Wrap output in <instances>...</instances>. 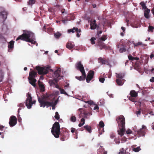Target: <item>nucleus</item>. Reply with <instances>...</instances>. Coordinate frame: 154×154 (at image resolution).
<instances>
[{"mask_svg": "<svg viewBox=\"0 0 154 154\" xmlns=\"http://www.w3.org/2000/svg\"><path fill=\"white\" fill-rule=\"evenodd\" d=\"M61 131V132L59 123L57 122H55L51 128V133L56 138H58L60 135V140L64 141L67 140L69 136V131L65 128H62Z\"/></svg>", "mask_w": 154, "mask_h": 154, "instance_id": "obj_1", "label": "nucleus"}, {"mask_svg": "<svg viewBox=\"0 0 154 154\" xmlns=\"http://www.w3.org/2000/svg\"><path fill=\"white\" fill-rule=\"evenodd\" d=\"M20 39L28 42H31L32 44L34 45L36 42V41H34V34L30 31H26L21 35H19L17 38L16 41Z\"/></svg>", "mask_w": 154, "mask_h": 154, "instance_id": "obj_2", "label": "nucleus"}, {"mask_svg": "<svg viewBox=\"0 0 154 154\" xmlns=\"http://www.w3.org/2000/svg\"><path fill=\"white\" fill-rule=\"evenodd\" d=\"M38 102L40 103L41 107H42L44 108L46 106L47 108H48L49 106H51L53 109H55V106L57 102V101H55L54 103L53 101L52 102L48 101V100H50L49 96H43L41 98L39 97H38Z\"/></svg>", "mask_w": 154, "mask_h": 154, "instance_id": "obj_3", "label": "nucleus"}, {"mask_svg": "<svg viewBox=\"0 0 154 154\" xmlns=\"http://www.w3.org/2000/svg\"><path fill=\"white\" fill-rule=\"evenodd\" d=\"M116 121L119 128L118 133L122 137L123 135L125 130V119L123 116L121 115L116 118Z\"/></svg>", "mask_w": 154, "mask_h": 154, "instance_id": "obj_4", "label": "nucleus"}, {"mask_svg": "<svg viewBox=\"0 0 154 154\" xmlns=\"http://www.w3.org/2000/svg\"><path fill=\"white\" fill-rule=\"evenodd\" d=\"M30 71L29 74V77L28 79L29 83L34 87L36 86V82H37L36 79L35 78L37 76V74L36 72L32 70V69H30Z\"/></svg>", "mask_w": 154, "mask_h": 154, "instance_id": "obj_5", "label": "nucleus"}, {"mask_svg": "<svg viewBox=\"0 0 154 154\" xmlns=\"http://www.w3.org/2000/svg\"><path fill=\"white\" fill-rule=\"evenodd\" d=\"M50 67H41L39 66L35 67L36 69L38 71V73L39 75L46 74L48 72Z\"/></svg>", "mask_w": 154, "mask_h": 154, "instance_id": "obj_6", "label": "nucleus"}, {"mask_svg": "<svg viewBox=\"0 0 154 154\" xmlns=\"http://www.w3.org/2000/svg\"><path fill=\"white\" fill-rule=\"evenodd\" d=\"M28 97L26 101V105L28 109H30L31 108L32 105L34 104L36 102L35 100L32 101V97L31 94L29 93H28Z\"/></svg>", "mask_w": 154, "mask_h": 154, "instance_id": "obj_7", "label": "nucleus"}, {"mask_svg": "<svg viewBox=\"0 0 154 154\" xmlns=\"http://www.w3.org/2000/svg\"><path fill=\"white\" fill-rule=\"evenodd\" d=\"M75 67L77 70L80 71L82 75L85 76V69L81 61H80L77 62L75 65Z\"/></svg>", "mask_w": 154, "mask_h": 154, "instance_id": "obj_8", "label": "nucleus"}, {"mask_svg": "<svg viewBox=\"0 0 154 154\" xmlns=\"http://www.w3.org/2000/svg\"><path fill=\"white\" fill-rule=\"evenodd\" d=\"M17 119L14 116H11L10 118L9 122L10 127H12L16 125L17 123Z\"/></svg>", "mask_w": 154, "mask_h": 154, "instance_id": "obj_9", "label": "nucleus"}, {"mask_svg": "<svg viewBox=\"0 0 154 154\" xmlns=\"http://www.w3.org/2000/svg\"><path fill=\"white\" fill-rule=\"evenodd\" d=\"M98 62L101 64H104L109 65L111 66V65L109 64V60L108 59L102 58V57L99 58L98 59Z\"/></svg>", "mask_w": 154, "mask_h": 154, "instance_id": "obj_10", "label": "nucleus"}, {"mask_svg": "<svg viewBox=\"0 0 154 154\" xmlns=\"http://www.w3.org/2000/svg\"><path fill=\"white\" fill-rule=\"evenodd\" d=\"M122 46V48H120L119 49V51L121 53H122L123 52L127 50L128 51L129 49L130 48V47H127V46L125 45V43H120L119 45H118V46L119 48V46L120 45Z\"/></svg>", "mask_w": 154, "mask_h": 154, "instance_id": "obj_11", "label": "nucleus"}, {"mask_svg": "<svg viewBox=\"0 0 154 154\" xmlns=\"http://www.w3.org/2000/svg\"><path fill=\"white\" fill-rule=\"evenodd\" d=\"M94 74V72L93 71L91 70L88 72L86 77V82L87 83H89L93 78Z\"/></svg>", "mask_w": 154, "mask_h": 154, "instance_id": "obj_12", "label": "nucleus"}, {"mask_svg": "<svg viewBox=\"0 0 154 154\" xmlns=\"http://www.w3.org/2000/svg\"><path fill=\"white\" fill-rule=\"evenodd\" d=\"M90 29H95L97 26V24L96 20H90Z\"/></svg>", "mask_w": 154, "mask_h": 154, "instance_id": "obj_13", "label": "nucleus"}, {"mask_svg": "<svg viewBox=\"0 0 154 154\" xmlns=\"http://www.w3.org/2000/svg\"><path fill=\"white\" fill-rule=\"evenodd\" d=\"M60 69L58 68L57 70L54 73V77L56 79H60L59 77H60Z\"/></svg>", "mask_w": 154, "mask_h": 154, "instance_id": "obj_14", "label": "nucleus"}, {"mask_svg": "<svg viewBox=\"0 0 154 154\" xmlns=\"http://www.w3.org/2000/svg\"><path fill=\"white\" fill-rule=\"evenodd\" d=\"M97 45L100 47V49L107 48V46L105 45L104 43L100 41H98L97 43Z\"/></svg>", "mask_w": 154, "mask_h": 154, "instance_id": "obj_15", "label": "nucleus"}, {"mask_svg": "<svg viewBox=\"0 0 154 154\" xmlns=\"http://www.w3.org/2000/svg\"><path fill=\"white\" fill-rule=\"evenodd\" d=\"M8 14V13L5 11H4L1 12H0V15L2 16V17L4 20L6 19L7 16Z\"/></svg>", "mask_w": 154, "mask_h": 154, "instance_id": "obj_16", "label": "nucleus"}, {"mask_svg": "<svg viewBox=\"0 0 154 154\" xmlns=\"http://www.w3.org/2000/svg\"><path fill=\"white\" fill-rule=\"evenodd\" d=\"M74 44L70 42H67L66 45V47L70 50L73 48L74 47Z\"/></svg>", "mask_w": 154, "mask_h": 154, "instance_id": "obj_17", "label": "nucleus"}, {"mask_svg": "<svg viewBox=\"0 0 154 154\" xmlns=\"http://www.w3.org/2000/svg\"><path fill=\"white\" fill-rule=\"evenodd\" d=\"M130 96L134 97H136L137 96L138 93L135 90H131L130 93Z\"/></svg>", "mask_w": 154, "mask_h": 154, "instance_id": "obj_18", "label": "nucleus"}, {"mask_svg": "<svg viewBox=\"0 0 154 154\" xmlns=\"http://www.w3.org/2000/svg\"><path fill=\"white\" fill-rule=\"evenodd\" d=\"M137 134L140 137L144 136L145 134V131L142 129H140L138 131Z\"/></svg>", "mask_w": 154, "mask_h": 154, "instance_id": "obj_19", "label": "nucleus"}, {"mask_svg": "<svg viewBox=\"0 0 154 154\" xmlns=\"http://www.w3.org/2000/svg\"><path fill=\"white\" fill-rule=\"evenodd\" d=\"M85 75H82L83 76H81L79 77L76 76H75V78L78 80L80 81L85 80V78H86V74L85 72Z\"/></svg>", "mask_w": 154, "mask_h": 154, "instance_id": "obj_20", "label": "nucleus"}, {"mask_svg": "<svg viewBox=\"0 0 154 154\" xmlns=\"http://www.w3.org/2000/svg\"><path fill=\"white\" fill-rule=\"evenodd\" d=\"M122 81H125L124 79L122 80L119 79H116V81L118 85L121 86L124 84V82H122Z\"/></svg>", "mask_w": 154, "mask_h": 154, "instance_id": "obj_21", "label": "nucleus"}, {"mask_svg": "<svg viewBox=\"0 0 154 154\" xmlns=\"http://www.w3.org/2000/svg\"><path fill=\"white\" fill-rule=\"evenodd\" d=\"M38 84L39 87L41 88V90L42 91H44L45 87L42 82L39 80L38 81Z\"/></svg>", "mask_w": 154, "mask_h": 154, "instance_id": "obj_22", "label": "nucleus"}, {"mask_svg": "<svg viewBox=\"0 0 154 154\" xmlns=\"http://www.w3.org/2000/svg\"><path fill=\"white\" fill-rule=\"evenodd\" d=\"M150 10L149 9L147 8L146 10L145 11L144 13V16L145 17L148 18L149 17V14L150 12Z\"/></svg>", "mask_w": 154, "mask_h": 154, "instance_id": "obj_23", "label": "nucleus"}, {"mask_svg": "<svg viewBox=\"0 0 154 154\" xmlns=\"http://www.w3.org/2000/svg\"><path fill=\"white\" fill-rule=\"evenodd\" d=\"M116 74L117 75V77L121 79L123 78L125 75V74L124 73H116Z\"/></svg>", "mask_w": 154, "mask_h": 154, "instance_id": "obj_24", "label": "nucleus"}, {"mask_svg": "<svg viewBox=\"0 0 154 154\" xmlns=\"http://www.w3.org/2000/svg\"><path fill=\"white\" fill-rule=\"evenodd\" d=\"M84 128L89 133H91V127L87 125H85L84 126Z\"/></svg>", "mask_w": 154, "mask_h": 154, "instance_id": "obj_25", "label": "nucleus"}, {"mask_svg": "<svg viewBox=\"0 0 154 154\" xmlns=\"http://www.w3.org/2000/svg\"><path fill=\"white\" fill-rule=\"evenodd\" d=\"M14 42L11 41L8 43V47L9 48H12L14 47Z\"/></svg>", "mask_w": 154, "mask_h": 154, "instance_id": "obj_26", "label": "nucleus"}, {"mask_svg": "<svg viewBox=\"0 0 154 154\" xmlns=\"http://www.w3.org/2000/svg\"><path fill=\"white\" fill-rule=\"evenodd\" d=\"M128 57L129 60L132 61H133L134 60H139V58L138 57H134L130 55H128Z\"/></svg>", "mask_w": 154, "mask_h": 154, "instance_id": "obj_27", "label": "nucleus"}, {"mask_svg": "<svg viewBox=\"0 0 154 154\" xmlns=\"http://www.w3.org/2000/svg\"><path fill=\"white\" fill-rule=\"evenodd\" d=\"M135 145L133 146V147L132 148V149L134 151L136 152H137L141 150V149L140 146H138L137 147L135 148Z\"/></svg>", "mask_w": 154, "mask_h": 154, "instance_id": "obj_28", "label": "nucleus"}, {"mask_svg": "<svg viewBox=\"0 0 154 154\" xmlns=\"http://www.w3.org/2000/svg\"><path fill=\"white\" fill-rule=\"evenodd\" d=\"M133 44L134 45V47H136L139 46H143V45L142 44L141 42H138V43L136 44L135 43H133Z\"/></svg>", "mask_w": 154, "mask_h": 154, "instance_id": "obj_29", "label": "nucleus"}, {"mask_svg": "<svg viewBox=\"0 0 154 154\" xmlns=\"http://www.w3.org/2000/svg\"><path fill=\"white\" fill-rule=\"evenodd\" d=\"M106 35H103L101 37L99 38V41H104L107 38Z\"/></svg>", "mask_w": 154, "mask_h": 154, "instance_id": "obj_30", "label": "nucleus"}, {"mask_svg": "<svg viewBox=\"0 0 154 154\" xmlns=\"http://www.w3.org/2000/svg\"><path fill=\"white\" fill-rule=\"evenodd\" d=\"M19 106L20 107V108H19L18 110V113L19 112L20 110L21 109V108H22V107L23 108V107H25L24 103H20L19 105Z\"/></svg>", "mask_w": 154, "mask_h": 154, "instance_id": "obj_31", "label": "nucleus"}, {"mask_svg": "<svg viewBox=\"0 0 154 154\" xmlns=\"http://www.w3.org/2000/svg\"><path fill=\"white\" fill-rule=\"evenodd\" d=\"M35 0H29V1L27 2L28 5L32 6L35 3Z\"/></svg>", "mask_w": 154, "mask_h": 154, "instance_id": "obj_32", "label": "nucleus"}, {"mask_svg": "<svg viewBox=\"0 0 154 154\" xmlns=\"http://www.w3.org/2000/svg\"><path fill=\"white\" fill-rule=\"evenodd\" d=\"M3 77V73L1 69H0V82H2Z\"/></svg>", "mask_w": 154, "mask_h": 154, "instance_id": "obj_33", "label": "nucleus"}, {"mask_svg": "<svg viewBox=\"0 0 154 154\" xmlns=\"http://www.w3.org/2000/svg\"><path fill=\"white\" fill-rule=\"evenodd\" d=\"M46 29L45 27V26H44L43 28V31H44L45 32H48L49 31H52L53 30V29L51 28H47V30Z\"/></svg>", "mask_w": 154, "mask_h": 154, "instance_id": "obj_34", "label": "nucleus"}, {"mask_svg": "<svg viewBox=\"0 0 154 154\" xmlns=\"http://www.w3.org/2000/svg\"><path fill=\"white\" fill-rule=\"evenodd\" d=\"M61 35V34L59 32H57L54 34V36L57 38H59Z\"/></svg>", "mask_w": 154, "mask_h": 154, "instance_id": "obj_35", "label": "nucleus"}, {"mask_svg": "<svg viewBox=\"0 0 154 154\" xmlns=\"http://www.w3.org/2000/svg\"><path fill=\"white\" fill-rule=\"evenodd\" d=\"M132 42L134 43V42L133 41L131 42L129 41H128L126 44H125V45L127 46V47H130V45L131 44Z\"/></svg>", "mask_w": 154, "mask_h": 154, "instance_id": "obj_36", "label": "nucleus"}, {"mask_svg": "<svg viewBox=\"0 0 154 154\" xmlns=\"http://www.w3.org/2000/svg\"><path fill=\"white\" fill-rule=\"evenodd\" d=\"M85 117H87L88 116H89L90 115H92V114L91 113L89 112H84L83 113Z\"/></svg>", "mask_w": 154, "mask_h": 154, "instance_id": "obj_37", "label": "nucleus"}, {"mask_svg": "<svg viewBox=\"0 0 154 154\" xmlns=\"http://www.w3.org/2000/svg\"><path fill=\"white\" fill-rule=\"evenodd\" d=\"M49 83L50 84V85L51 86H52L53 87H54L55 85L56 84L55 82V81H53V80H50L49 82Z\"/></svg>", "mask_w": 154, "mask_h": 154, "instance_id": "obj_38", "label": "nucleus"}, {"mask_svg": "<svg viewBox=\"0 0 154 154\" xmlns=\"http://www.w3.org/2000/svg\"><path fill=\"white\" fill-rule=\"evenodd\" d=\"M99 125L100 128H103L104 127V123L103 121H101L100 122Z\"/></svg>", "mask_w": 154, "mask_h": 154, "instance_id": "obj_39", "label": "nucleus"}, {"mask_svg": "<svg viewBox=\"0 0 154 154\" xmlns=\"http://www.w3.org/2000/svg\"><path fill=\"white\" fill-rule=\"evenodd\" d=\"M59 89L60 91L61 94H64L66 95H68V94L65 91L64 89H61V88H60Z\"/></svg>", "mask_w": 154, "mask_h": 154, "instance_id": "obj_40", "label": "nucleus"}, {"mask_svg": "<svg viewBox=\"0 0 154 154\" xmlns=\"http://www.w3.org/2000/svg\"><path fill=\"white\" fill-rule=\"evenodd\" d=\"M70 120L73 122H75L76 121V118L75 116H72L70 118Z\"/></svg>", "mask_w": 154, "mask_h": 154, "instance_id": "obj_41", "label": "nucleus"}, {"mask_svg": "<svg viewBox=\"0 0 154 154\" xmlns=\"http://www.w3.org/2000/svg\"><path fill=\"white\" fill-rule=\"evenodd\" d=\"M54 117L57 120H58L60 119V116L58 112H56Z\"/></svg>", "mask_w": 154, "mask_h": 154, "instance_id": "obj_42", "label": "nucleus"}, {"mask_svg": "<svg viewBox=\"0 0 154 154\" xmlns=\"http://www.w3.org/2000/svg\"><path fill=\"white\" fill-rule=\"evenodd\" d=\"M96 40L95 38L94 37H92L91 39V43L92 44H94L95 43V40Z\"/></svg>", "mask_w": 154, "mask_h": 154, "instance_id": "obj_43", "label": "nucleus"}, {"mask_svg": "<svg viewBox=\"0 0 154 154\" xmlns=\"http://www.w3.org/2000/svg\"><path fill=\"white\" fill-rule=\"evenodd\" d=\"M140 5H141L143 8H146V6L145 4L144 3V2H141L140 3Z\"/></svg>", "mask_w": 154, "mask_h": 154, "instance_id": "obj_44", "label": "nucleus"}, {"mask_svg": "<svg viewBox=\"0 0 154 154\" xmlns=\"http://www.w3.org/2000/svg\"><path fill=\"white\" fill-rule=\"evenodd\" d=\"M118 154H125L124 152V150L123 148L120 149Z\"/></svg>", "mask_w": 154, "mask_h": 154, "instance_id": "obj_45", "label": "nucleus"}, {"mask_svg": "<svg viewBox=\"0 0 154 154\" xmlns=\"http://www.w3.org/2000/svg\"><path fill=\"white\" fill-rule=\"evenodd\" d=\"M134 98L135 97H132L130 96L129 97V99L131 101H132L133 102H135V99Z\"/></svg>", "mask_w": 154, "mask_h": 154, "instance_id": "obj_46", "label": "nucleus"}, {"mask_svg": "<svg viewBox=\"0 0 154 154\" xmlns=\"http://www.w3.org/2000/svg\"><path fill=\"white\" fill-rule=\"evenodd\" d=\"M154 29V27L151 26H149L148 27V30L152 32H153V29Z\"/></svg>", "mask_w": 154, "mask_h": 154, "instance_id": "obj_47", "label": "nucleus"}, {"mask_svg": "<svg viewBox=\"0 0 154 154\" xmlns=\"http://www.w3.org/2000/svg\"><path fill=\"white\" fill-rule=\"evenodd\" d=\"M73 29H74L75 32V31L77 32H81V30L77 28H75V27H74Z\"/></svg>", "mask_w": 154, "mask_h": 154, "instance_id": "obj_48", "label": "nucleus"}, {"mask_svg": "<svg viewBox=\"0 0 154 154\" xmlns=\"http://www.w3.org/2000/svg\"><path fill=\"white\" fill-rule=\"evenodd\" d=\"M114 141L116 144H119L120 143V141L117 139H115Z\"/></svg>", "mask_w": 154, "mask_h": 154, "instance_id": "obj_49", "label": "nucleus"}, {"mask_svg": "<svg viewBox=\"0 0 154 154\" xmlns=\"http://www.w3.org/2000/svg\"><path fill=\"white\" fill-rule=\"evenodd\" d=\"M99 81L101 83H103L105 80V79L104 78H101L99 79Z\"/></svg>", "mask_w": 154, "mask_h": 154, "instance_id": "obj_50", "label": "nucleus"}, {"mask_svg": "<svg viewBox=\"0 0 154 154\" xmlns=\"http://www.w3.org/2000/svg\"><path fill=\"white\" fill-rule=\"evenodd\" d=\"M68 32L69 33H70L71 32H72V33H74L75 32V31L73 28V29H69L68 30Z\"/></svg>", "mask_w": 154, "mask_h": 154, "instance_id": "obj_51", "label": "nucleus"}, {"mask_svg": "<svg viewBox=\"0 0 154 154\" xmlns=\"http://www.w3.org/2000/svg\"><path fill=\"white\" fill-rule=\"evenodd\" d=\"M80 122V123H82L83 124H84L85 122V119L84 118H82Z\"/></svg>", "mask_w": 154, "mask_h": 154, "instance_id": "obj_52", "label": "nucleus"}, {"mask_svg": "<svg viewBox=\"0 0 154 154\" xmlns=\"http://www.w3.org/2000/svg\"><path fill=\"white\" fill-rule=\"evenodd\" d=\"M126 133L127 134H130L132 133V131L130 129H128L126 131Z\"/></svg>", "mask_w": 154, "mask_h": 154, "instance_id": "obj_53", "label": "nucleus"}, {"mask_svg": "<svg viewBox=\"0 0 154 154\" xmlns=\"http://www.w3.org/2000/svg\"><path fill=\"white\" fill-rule=\"evenodd\" d=\"M115 137V136L114 134H112L110 135V137L112 139L114 138Z\"/></svg>", "mask_w": 154, "mask_h": 154, "instance_id": "obj_54", "label": "nucleus"}, {"mask_svg": "<svg viewBox=\"0 0 154 154\" xmlns=\"http://www.w3.org/2000/svg\"><path fill=\"white\" fill-rule=\"evenodd\" d=\"M93 103L94 102L93 101H88L86 102V103H87L90 105H92V104H93Z\"/></svg>", "mask_w": 154, "mask_h": 154, "instance_id": "obj_55", "label": "nucleus"}, {"mask_svg": "<svg viewBox=\"0 0 154 154\" xmlns=\"http://www.w3.org/2000/svg\"><path fill=\"white\" fill-rule=\"evenodd\" d=\"M65 9H62L61 11V12L62 13V14H64L65 13L66 14H67V13L66 12H65Z\"/></svg>", "mask_w": 154, "mask_h": 154, "instance_id": "obj_56", "label": "nucleus"}, {"mask_svg": "<svg viewBox=\"0 0 154 154\" xmlns=\"http://www.w3.org/2000/svg\"><path fill=\"white\" fill-rule=\"evenodd\" d=\"M75 130V128H71V132L72 133H74V132Z\"/></svg>", "mask_w": 154, "mask_h": 154, "instance_id": "obj_57", "label": "nucleus"}, {"mask_svg": "<svg viewBox=\"0 0 154 154\" xmlns=\"http://www.w3.org/2000/svg\"><path fill=\"white\" fill-rule=\"evenodd\" d=\"M97 154H102V151L100 149H98L97 152Z\"/></svg>", "mask_w": 154, "mask_h": 154, "instance_id": "obj_58", "label": "nucleus"}, {"mask_svg": "<svg viewBox=\"0 0 154 154\" xmlns=\"http://www.w3.org/2000/svg\"><path fill=\"white\" fill-rule=\"evenodd\" d=\"M136 112V114L137 115H139L140 114L141 111H140V110H138V111H137Z\"/></svg>", "mask_w": 154, "mask_h": 154, "instance_id": "obj_59", "label": "nucleus"}, {"mask_svg": "<svg viewBox=\"0 0 154 154\" xmlns=\"http://www.w3.org/2000/svg\"><path fill=\"white\" fill-rule=\"evenodd\" d=\"M4 127H5L4 126L0 125V130L2 131L3 130Z\"/></svg>", "mask_w": 154, "mask_h": 154, "instance_id": "obj_60", "label": "nucleus"}, {"mask_svg": "<svg viewBox=\"0 0 154 154\" xmlns=\"http://www.w3.org/2000/svg\"><path fill=\"white\" fill-rule=\"evenodd\" d=\"M94 110L98 109H99V107L97 105H96L94 107Z\"/></svg>", "mask_w": 154, "mask_h": 154, "instance_id": "obj_61", "label": "nucleus"}, {"mask_svg": "<svg viewBox=\"0 0 154 154\" xmlns=\"http://www.w3.org/2000/svg\"><path fill=\"white\" fill-rule=\"evenodd\" d=\"M150 81L151 82H154V77H152V78L150 79Z\"/></svg>", "mask_w": 154, "mask_h": 154, "instance_id": "obj_62", "label": "nucleus"}, {"mask_svg": "<svg viewBox=\"0 0 154 154\" xmlns=\"http://www.w3.org/2000/svg\"><path fill=\"white\" fill-rule=\"evenodd\" d=\"M84 124H83L82 123H80L79 124V127H82V126H83Z\"/></svg>", "mask_w": 154, "mask_h": 154, "instance_id": "obj_63", "label": "nucleus"}, {"mask_svg": "<svg viewBox=\"0 0 154 154\" xmlns=\"http://www.w3.org/2000/svg\"><path fill=\"white\" fill-rule=\"evenodd\" d=\"M151 11L153 15H154V7L152 8L151 10Z\"/></svg>", "mask_w": 154, "mask_h": 154, "instance_id": "obj_64", "label": "nucleus"}]
</instances>
